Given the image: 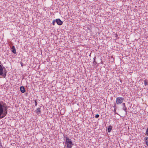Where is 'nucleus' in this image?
<instances>
[{
  "label": "nucleus",
  "instance_id": "f257e3e1",
  "mask_svg": "<svg viewBox=\"0 0 148 148\" xmlns=\"http://www.w3.org/2000/svg\"><path fill=\"white\" fill-rule=\"evenodd\" d=\"M7 109L6 104L3 101H0V119L3 118L6 115Z\"/></svg>",
  "mask_w": 148,
  "mask_h": 148
},
{
  "label": "nucleus",
  "instance_id": "f03ea898",
  "mask_svg": "<svg viewBox=\"0 0 148 148\" xmlns=\"http://www.w3.org/2000/svg\"><path fill=\"white\" fill-rule=\"evenodd\" d=\"M64 136L66 138V143L68 148H71L73 145L71 140L68 137L67 135H65Z\"/></svg>",
  "mask_w": 148,
  "mask_h": 148
},
{
  "label": "nucleus",
  "instance_id": "7ed1b4c3",
  "mask_svg": "<svg viewBox=\"0 0 148 148\" xmlns=\"http://www.w3.org/2000/svg\"><path fill=\"white\" fill-rule=\"evenodd\" d=\"M124 99L121 97H118L116 99V103L117 104H119L122 103Z\"/></svg>",
  "mask_w": 148,
  "mask_h": 148
},
{
  "label": "nucleus",
  "instance_id": "20e7f679",
  "mask_svg": "<svg viewBox=\"0 0 148 148\" xmlns=\"http://www.w3.org/2000/svg\"><path fill=\"white\" fill-rule=\"evenodd\" d=\"M2 66V65H0V75L2 76L3 78H5L6 74L5 73H3V69Z\"/></svg>",
  "mask_w": 148,
  "mask_h": 148
},
{
  "label": "nucleus",
  "instance_id": "39448f33",
  "mask_svg": "<svg viewBox=\"0 0 148 148\" xmlns=\"http://www.w3.org/2000/svg\"><path fill=\"white\" fill-rule=\"evenodd\" d=\"M55 21L58 25H60L62 24L63 22L59 18L56 19Z\"/></svg>",
  "mask_w": 148,
  "mask_h": 148
},
{
  "label": "nucleus",
  "instance_id": "423d86ee",
  "mask_svg": "<svg viewBox=\"0 0 148 148\" xmlns=\"http://www.w3.org/2000/svg\"><path fill=\"white\" fill-rule=\"evenodd\" d=\"M122 105L123 106V109L125 111V113L127 114V108L126 107L125 103H122Z\"/></svg>",
  "mask_w": 148,
  "mask_h": 148
},
{
  "label": "nucleus",
  "instance_id": "0eeeda50",
  "mask_svg": "<svg viewBox=\"0 0 148 148\" xmlns=\"http://www.w3.org/2000/svg\"><path fill=\"white\" fill-rule=\"evenodd\" d=\"M20 91L22 93H24L25 91V89L24 86H21L20 88Z\"/></svg>",
  "mask_w": 148,
  "mask_h": 148
},
{
  "label": "nucleus",
  "instance_id": "6e6552de",
  "mask_svg": "<svg viewBox=\"0 0 148 148\" xmlns=\"http://www.w3.org/2000/svg\"><path fill=\"white\" fill-rule=\"evenodd\" d=\"M12 52L14 54L16 53V50L15 47L14 46H13L12 48Z\"/></svg>",
  "mask_w": 148,
  "mask_h": 148
},
{
  "label": "nucleus",
  "instance_id": "1a4fd4ad",
  "mask_svg": "<svg viewBox=\"0 0 148 148\" xmlns=\"http://www.w3.org/2000/svg\"><path fill=\"white\" fill-rule=\"evenodd\" d=\"M40 109V108H37V110H35V112L38 114H39V113L41 112Z\"/></svg>",
  "mask_w": 148,
  "mask_h": 148
},
{
  "label": "nucleus",
  "instance_id": "9d476101",
  "mask_svg": "<svg viewBox=\"0 0 148 148\" xmlns=\"http://www.w3.org/2000/svg\"><path fill=\"white\" fill-rule=\"evenodd\" d=\"M112 130V126L111 125H109L108 128V132H110Z\"/></svg>",
  "mask_w": 148,
  "mask_h": 148
},
{
  "label": "nucleus",
  "instance_id": "9b49d317",
  "mask_svg": "<svg viewBox=\"0 0 148 148\" xmlns=\"http://www.w3.org/2000/svg\"><path fill=\"white\" fill-rule=\"evenodd\" d=\"M145 138L146 141V143L147 145L148 146V137H145Z\"/></svg>",
  "mask_w": 148,
  "mask_h": 148
},
{
  "label": "nucleus",
  "instance_id": "f8f14e48",
  "mask_svg": "<svg viewBox=\"0 0 148 148\" xmlns=\"http://www.w3.org/2000/svg\"><path fill=\"white\" fill-rule=\"evenodd\" d=\"M96 58V57L95 56L93 58L94 61H93V63L94 64H97V62L95 61V59Z\"/></svg>",
  "mask_w": 148,
  "mask_h": 148
},
{
  "label": "nucleus",
  "instance_id": "ddd939ff",
  "mask_svg": "<svg viewBox=\"0 0 148 148\" xmlns=\"http://www.w3.org/2000/svg\"><path fill=\"white\" fill-rule=\"evenodd\" d=\"M60 113L61 114L63 115L64 114V109H62L60 111Z\"/></svg>",
  "mask_w": 148,
  "mask_h": 148
},
{
  "label": "nucleus",
  "instance_id": "4468645a",
  "mask_svg": "<svg viewBox=\"0 0 148 148\" xmlns=\"http://www.w3.org/2000/svg\"><path fill=\"white\" fill-rule=\"evenodd\" d=\"M144 84L145 86L148 85L147 81V80H145L144 81Z\"/></svg>",
  "mask_w": 148,
  "mask_h": 148
},
{
  "label": "nucleus",
  "instance_id": "2eb2a0df",
  "mask_svg": "<svg viewBox=\"0 0 148 148\" xmlns=\"http://www.w3.org/2000/svg\"><path fill=\"white\" fill-rule=\"evenodd\" d=\"M34 102H35V106H37V100H35L34 101Z\"/></svg>",
  "mask_w": 148,
  "mask_h": 148
},
{
  "label": "nucleus",
  "instance_id": "dca6fc26",
  "mask_svg": "<svg viewBox=\"0 0 148 148\" xmlns=\"http://www.w3.org/2000/svg\"><path fill=\"white\" fill-rule=\"evenodd\" d=\"M99 115L98 114H96L95 116V118H97L99 117Z\"/></svg>",
  "mask_w": 148,
  "mask_h": 148
},
{
  "label": "nucleus",
  "instance_id": "f3484780",
  "mask_svg": "<svg viewBox=\"0 0 148 148\" xmlns=\"http://www.w3.org/2000/svg\"><path fill=\"white\" fill-rule=\"evenodd\" d=\"M146 134L148 136V128L146 130Z\"/></svg>",
  "mask_w": 148,
  "mask_h": 148
},
{
  "label": "nucleus",
  "instance_id": "a211bd4d",
  "mask_svg": "<svg viewBox=\"0 0 148 148\" xmlns=\"http://www.w3.org/2000/svg\"><path fill=\"white\" fill-rule=\"evenodd\" d=\"M55 20H54L52 22V24L53 25H55Z\"/></svg>",
  "mask_w": 148,
  "mask_h": 148
},
{
  "label": "nucleus",
  "instance_id": "6ab92c4d",
  "mask_svg": "<svg viewBox=\"0 0 148 148\" xmlns=\"http://www.w3.org/2000/svg\"><path fill=\"white\" fill-rule=\"evenodd\" d=\"M116 109L115 108H114V113H115V114H117L116 113Z\"/></svg>",
  "mask_w": 148,
  "mask_h": 148
},
{
  "label": "nucleus",
  "instance_id": "aec40b11",
  "mask_svg": "<svg viewBox=\"0 0 148 148\" xmlns=\"http://www.w3.org/2000/svg\"><path fill=\"white\" fill-rule=\"evenodd\" d=\"M3 73H5L6 75L7 71L5 69H4V71Z\"/></svg>",
  "mask_w": 148,
  "mask_h": 148
},
{
  "label": "nucleus",
  "instance_id": "412c9836",
  "mask_svg": "<svg viewBox=\"0 0 148 148\" xmlns=\"http://www.w3.org/2000/svg\"><path fill=\"white\" fill-rule=\"evenodd\" d=\"M113 107L114 108H116V104L115 103Z\"/></svg>",
  "mask_w": 148,
  "mask_h": 148
},
{
  "label": "nucleus",
  "instance_id": "4be33fe9",
  "mask_svg": "<svg viewBox=\"0 0 148 148\" xmlns=\"http://www.w3.org/2000/svg\"><path fill=\"white\" fill-rule=\"evenodd\" d=\"M0 146L1 147H3L1 143H0Z\"/></svg>",
  "mask_w": 148,
  "mask_h": 148
},
{
  "label": "nucleus",
  "instance_id": "5701e85b",
  "mask_svg": "<svg viewBox=\"0 0 148 148\" xmlns=\"http://www.w3.org/2000/svg\"><path fill=\"white\" fill-rule=\"evenodd\" d=\"M1 61H0V65H1Z\"/></svg>",
  "mask_w": 148,
  "mask_h": 148
},
{
  "label": "nucleus",
  "instance_id": "b1692460",
  "mask_svg": "<svg viewBox=\"0 0 148 148\" xmlns=\"http://www.w3.org/2000/svg\"><path fill=\"white\" fill-rule=\"evenodd\" d=\"M116 36H117V34H116Z\"/></svg>",
  "mask_w": 148,
  "mask_h": 148
},
{
  "label": "nucleus",
  "instance_id": "393cba45",
  "mask_svg": "<svg viewBox=\"0 0 148 148\" xmlns=\"http://www.w3.org/2000/svg\"><path fill=\"white\" fill-rule=\"evenodd\" d=\"M116 36H117V34H116Z\"/></svg>",
  "mask_w": 148,
  "mask_h": 148
}]
</instances>
